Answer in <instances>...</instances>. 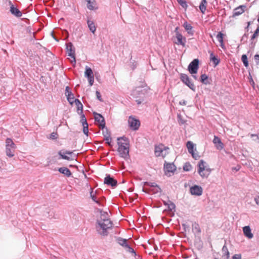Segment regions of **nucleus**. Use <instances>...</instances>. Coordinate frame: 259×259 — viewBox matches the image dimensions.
I'll return each instance as SVG.
<instances>
[{"mask_svg": "<svg viewBox=\"0 0 259 259\" xmlns=\"http://www.w3.org/2000/svg\"><path fill=\"white\" fill-rule=\"evenodd\" d=\"M163 145L155 146V154L156 156H165L166 153L165 151H164V150H163Z\"/></svg>", "mask_w": 259, "mask_h": 259, "instance_id": "6ab92c4d", "label": "nucleus"}, {"mask_svg": "<svg viewBox=\"0 0 259 259\" xmlns=\"http://www.w3.org/2000/svg\"><path fill=\"white\" fill-rule=\"evenodd\" d=\"M208 79V76L205 74H203L201 75V82L204 84H207L209 83L208 81H207Z\"/></svg>", "mask_w": 259, "mask_h": 259, "instance_id": "f704fd0d", "label": "nucleus"}, {"mask_svg": "<svg viewBox=\"0 0 259 259\" xmlns=\"http://www.w3.org/2000/svg\"><path fill=\"white\" fill-rule=\"evenodd\" d=\"M125 248L127 249V251L128 252L134 254L135 256L136 255V253L134 249L133 248H132L130 246H129L128 244H127V246H126Z\"/></svg>", "mask_w": 259, "mask_h": 259, "instance_id": "37998d69", "label": "nucleus"}, {"mask_svg": "<svg viewBox=\"0 0 259 259\" xmlns=\"http://www.w3.org/2000/svg\"><path fill=\"white\" fill-rule=\"evenodd\" d=\"M87 24L90 30L94 33L96 30V27L95 25L94 22L90 20H88Z\"/></svg>", "mask_w": 259, "mask_h": 259, "instance_id": "cd10ccee", "label": "nucleus"}, {"mask_svg": "<svg viewBox=\"0 0 259 259\" xmlns=\"http://www.w3.org/2000/svg\"><path fill=\"white\" fill-rule=\"evenodd\" d=\"M65 95L67 97L68 101L70 104H72L74 103L73 100L74 97L73 94L71 93L70 89L69 87H66L65 88Z\"/></svg>", "mask_w": 259, "mask_h": 259, "instance_id": "dca6fc26", "label": "nucleus"}, {"mask_svg": "<svg viewBox=\"0 0 259 259\" xmlns=\"http://www.w3.org/2000/svg\"><path fill=\"white\" fill-rule=\"evenodd\" d=\"M193 77L195 79H197V76L196 75H193Z\"/></svg>", "mask_w": 259, "mask_h": 259, "instance_id": "69168bd1", "label": "nucleus"}, {"mask_svg": "<svg viewBox=\"0 0 259 259\" xmlns=\"http://www.w3.org/2000/svg\"><path fill=\"white\" fill-rule=\"evenodd\" d=\"M179 4L181 5L182 7L183 8L186 7L187 6V3L184 0H177Z\"/></svg>", "mask_w": 259, "mask_h": 259, "instance_id": "49530a36", "label": "nucleus"}, {"mask_svg": "<svg viewBox=\"0 0 259 259\" xmlns=\"http://www.w3.org/2000/svg\"><path fill=\"white\" fill-rule=\"evenodd\" d=\"M66 51L68 53V56L72 58L73 62L75 63V49L71 42H69L66 44Z\"/></svg>", "mask_w": 259, "mask_h": 259, "instance_id": "1a4fd4ad", "label": "nucleus"}, {"mask_svg": "<svg viewBox=\"0 0 259 259\" xmlns=\"http://www.w3.org/2000/svg\"><path fill=\"white\" fill-rule=\"evenodd\" d=\"M142 191L146 193H149L150 191L152 192L153 194H157L161 192L160 188L157 185L156 186L151 188L149 190L145 189L143 188Z\"/></svg>", "mask_w": 259, "mask_h": 259, "instance_id": "b1692460", "label": "nucleus"}, {"mask_svg": "<svg viewBox=\"0 0 259 259\" xmlns=\"http://www.w3.org/2000/svg\"><path fill=\"white\" fill-rule=\"evenodd\" d=\"M190 192L192 195L200 196L203 192V189L201 186L195 185L190 188Z\"/></svg>", "mask_w": 259, "mask_h": 259, "instance_id": "9b49d317", "label": "nucleus"}, {"mask_svg": "<svg viewBox=\"0 0 259 259\" xmlns=\"http://www.w3.org/2000/svg\"><path fill=\"white\" fill-rule=\"evenodd\" d=\"M246 8V6L244 5L240 6L234 10L233 14L232 15L233 17L239 16L242 14L244 12V9Z\"/></svg>", "mask_w": 259, "mask_h": 259, "instance_id": "f3484780", "label": "nucleus"}, {"mask_svg": "<svg viewBox=\"0 0 259 259\" xmlns=\"http://www.w3.org/2000/svg\"><path fill=\"white\" fill-rule=\"evenodd\" d=\"M254 200L257 205H259V196L254 198Z\"/></svg>", "mask_w": 259, "mask_h": 259, "instance_id": "bf43d9fd", "label": "nucleus"}, {"mask_svg": "<svg viewBox=\"0 0 259 259\" xmlns=\"http://www.w3.org/2000/svg\"><path fill=\"white\" fill-rule=\"evenodd\" d=\"M254 60L257 64L259 63V55H255L254 56Z\"/></svg>", "mask_w": 259, "mask_h": 259, "instance_id": "6e6d98bb", "label": "nucleus"}, {"mask_svg": "<svg viewBox=\"0 0 259 259\" xmlns=\"http://www.w3.org/2000/svg\"><path fill=\"white\" fill-rule=\"evenodd\" d=\"M180 79L181 81L187 85L191 90L193 91H195V86L194 84L192 82L189 76L184 73H181L180 74Z\"/></svg>", "mask_w": 259, "mask_h": 259, "instance_id": "39448f33", "label": "nucleus"}, {"mask_svg": "<svg viewBox=\"0 0 259 259\" xmlns=\"http://www.w3.org/2000/svg\"><path fill=\"white\" fill-rule=\"evenodd\" d=\"M243 231L244 235L249 239L253 237V234L251 233V229L249 226H246L243 228Z\"/></svg>", "mask_w": 259, "mask_h": 259, "instance_id": "4be33fe9", "label": "nucleus"}, {"mask_svg": "<svg viewBox=\"0 0 259 259\" xmlns=\"http://www.w3.org/2000/svg\"><path fill=\"white\" fill-rule=\"evenodd\" d=\"M116 241L121 246L125 248L126 246H127V240L126 239H123L120 237H117L115 238Z\"/></svg>", "mask_w": 259, "mask_h": 259, "instance_id": "a878e982", "label": "nucleus"}, {"mask_svg": "<svg viewBox=\"0 0 259 259\" xmlns=\"http://www.w3.org/2000/svg\"><path fill=\"white\" fill-rule=\"evenodd\" d=\"M17 148L16 144L13 140L9 138L6 140V154L9 157H12L14 156V153Z\"/></svg>", "mask_w": 259, "mask_h": 259, "instance_id": "7ed1b4c3", "label": "nucleus"}, {"mask_svg": "<svg viewBox=\"0 0 259 259\" xmlns=\"http://www.w3.org/2000/svg\"><path fill=\"white\" fill-rule=\"evenodd\" d=\"M213 143L215 144L217 149L218 150H222L224 148V145L221 139L217 136L214 137Z\"/></svg>", "mask_w": 259, "mask_h": 259, "instance_id": "412c9836", "label": "nucleus"}, {"mask_svg": "<svg viewBox=\"0 0 259 259\" xmlns=\"http://www.w3.org/2000/svg\"><path fill=\"white\" fill-rule=\"evenodd\" d=\"M183 26L187 31L188 33L190 35L192 36L194 34V31L193 27L191 24L188 23L187 22H185L183 24Z\"/></svg>", "mask_w": 259, "mask_h": 259, "instance_id": "bb28decb", "label": "nucleus"}, {"mask_svg": "<svg viewBox=\"0 0 259 259\" xmlns=\"http://www.w3.org/2000/svg\"><path fill=\"white\" fill-rule=\"evenodd\" d=\"M128 123L130 128L134 131L137 130L140 125V121L132 116L129 117Z\"/></svg>", "mask_w": 259, "mask_h": 259, "instance_id": "6e6552de", "label": "nucleus"}, {"mask_svg": "<svg viewBox=\"0 0 259 259\" xmlns=\"http://www.w3.org/2000/svg\"><path fill=\"white\" fill-rule=\"evenodd\" d=\"M144 185L146 186H148L151 187V188L156 186L157 184L155 183H151L148 182H145L144 183Z\"/></svg>", "mask_w": 259, "mask_h": 259, "instance_id": "a18cd8bd", "label": "nucleus"}, {"mask_svg": "<svg viewBox=\"0 0 259 259\" xmlns=\"http://www.w3.org/2000/svg\"><path fill=\"white\" fill-rule=\"evenodd\" d=\"M222 253L223 255H226L227 256V258L229 257V252L227 247L225 244L223 246L222 248Z\"/></svg>", "mask_w": 259, "mask_h": 259, "instance_id": "e433bc0d", "label": "nucleus"}, {"mask_svg": "<svg viewBox=\"0 0 259 259\" xmlns=\"http://www.w3.org/2000/svg\"><path fill=\"white\" fill-rule=\"evenodd\" d=\"M241 255L240 254H236L233 256L232 259H241Z\"/></svg>", "mask_w": 259, "mask_h": 259, "instance_id": "864d4df0", "label": "nucleus"}, {"mask_svg": "<svg viewBox=\"0 0 259 259\" xmlns=\"http://www.w3.org/2000/svg\"><path fill=\"white\" fill-rule=\"evenodd\" d=\"M118 148V151L120 156L125 159L129 157V141L125 137L117 138Z\"/></svg>", "mask_w": 259, "mask_h": 259, "instance_id": "f257e3e1", "label": "nucleus"}, {"mask_svg": "<svg viewBox=\"0 0 259 259\" xmlns=\"http://www.w3.org/2000/svg\"><path fill=\"white\" fill-rule=\"evenodd\" d=\"M206 162L203 160H200L198 163V172L202 178H207L211 172V169L206 167Z\"/></svg>", "mask_w": 259, "mask_h": 259, "instance_id": "20e7f679", "label": "nucleus"}, {"mask_svg": "<svg viewBox=\"0 0 259 259\" xmlns=\"http://www.w3.org/2000/svg\"><path fill=\"white\" fill-rule=\"evenodd\" d=\"M257 21L259 22V17L257 19Z\"/></svg>", "mask_w": 259, "mask_h": 259, "instance_id": "774afa93", "label": "nucleus"}, {"mask_svg": "<svg viewBox=\"0 0 259 259\" xmlns=\"http://www.w3.org/2000/svg\"><path fill=\"white\" fill-rule=\"evenodd\" d=\"M88 79L90 85L92 86L93 84L94 81V76L91 77V78L90 77L88 78Z\"/></svg>", "mask_w": 259, "mask_h": 259, "instance_id": "8fccbe9b", "label": "nucleus"}, {"mask_svg": "<svg viewBox=\"0 0 259 259\" xmlns=\"http://www.w3.org/2000/svg\"><path fill=\"white\" fill-rule=\"evenodd\" d=\"M87 2V8L90 10L98 9V6L95 0H85Z\"/></svg>", "mask_w": 259, "mask_h": 259, "instance_id": "aec40b11", "label": "nucleus"}, {"mask_svg": "<svg viewBox=\"0 0 259 259\" xmlns=\"http://www.w3.org/2000/svg\"><path fill=\"white\" fill-rule=\"evenodd\" d=\"M191 168V165L189 162L186 163L183 166V169L186 171H190Z\"/></svg>", "mask_w": 259, "mask_h": 259, "instance_id": "ea45409f", "label": "nucleus"}, {"mask_svg": "<svg viewBox=\"0 0 259 259\" xmlns=\"http://www.w3.org/2000/svg\"><path fill=\"white\" fill-rule=\"evenodd\" d=\"M210 60L213 62V63L214 65V66H216L217 65H218L220 62V59H218L215 56H214L212 53H211V54H210Z\"/></svg>", "mask_w": 259, "mask_h": 259, "instance_id": "2f4dec72", "label": "nucleus"}, {"mask_svg": "<svg viewBox=\"0 0 259 259\" xmlns=\"http://www.w3.org/2000/svg\"><path fill=\"white\" fill-rule=\"evenodd\" d=\"M58 171L61 173L63 174L67 177H70L72 175V173L70 170L66 167H60L58 169Z\"/></svg>", "mask_w": 259, "mask_h": 259, "instance_id": "5701e85b", "label": "nucleus"}, {"mask_svg": "<svg viewBox=\"0 0 259 259\" xmlns=\"http://www.w3.org/2000/svg\"><path fill=\"white\" fill-rule=\"evenodd\" d=\"M176 37L177 41H175V43L177 45H181L183 47H185L186 42V37H184L180 32L177 33Z\"/></svg>", "mask_w": 259, "mask_h": 259, "instance_id": "f8f14e48", "label": "nucleus"}, {"mask_svg": "<svg viewBox=\"0 0 259 259\" xmlns=\"http://www.w3.org/2000/svg\"><path fill=\"white\" fill-rule=\"evenodd\" d=\"M168 203H169V202H166L165 201H164V204L165 205H167Z\"/></svg>", "mask_w": 259, "mask_h": 259, "instance_id": "0e129e2a", "label": "nucleus"}, {"mask_svg": "<svg viewBox=\"0 0 259 259\" xmlns=\"http://www.w3.org/2000/svg\"><path fill=\"white\" fill-rule=\"evenodd\" d=\"M94 118L95 122H97V124L100 128L104 129L105 127V120L103 116L99 113H94Z\"/></svg>", "mask_w": 259, "mask_h": 259, "instance_id": "423d86ee", "label": "nucleus"}, {"mask_svg": "<svg viewBox=\"0 0 259 259\" xmlns=\"http://www.w3.org/2000/svg\"><path fill=\"white\" fill-rule=\"evenodd\" d=\"M101 214V220L100 221H103L105 220L108 219V213L106 212H104L102 210H100Z\"/></svg>", "mask_w": 259, "mask_h": 259, "instance_id": "c9c22d12", "label": "nucleus"}, {"mask_svg": "<svg viewBox=\"0 0 259 259\" xmlns=\"http://www.w3.org/2000/svg\"><path fill=\"white\" fill-rule=\"evenodd\" d=\"M195 157H196L195 159H197L199 157V156L197 154H195Z\"/></svg>", "mask_w": 259, "mask_h": 259, "instance_id": "e2e57ef3", "label": "nucleus"}, {"mask_svg": "<svg viewBox=\"0 0 259 259\" xmlns=\"http://www.w3.org/2000/svg\"><path fill=\"white\" fill-rule=\"evenodd\" d=\"M167 208L168 210L172 211L175 209L176 205L173 202H172L170 201H169V203L167 205Z\"/></svg>", "mask_w": 259, "mask_h": 259, "instance_id": "a19ab883", "label": "nucleus"}, {"mask_svg": "<svg viewBox=\"0 0 259 259\" xmlns=\"http://www.w3.org/2000/svg\"><path fill=\"white\" fill-rule=\"evenodd\" d=\"M84 75L87 78H89V77L91 78V77L94 76L93 72L92 69L87 66L85 67Z\"/></svg>", "mask_w": 259, "mask_h": 259, "instance_id": "c756f323", "label": "nucleus"}, {"mask_svg": "<svg viewBox=\"0 0 259 259\" xmlns=\"http://www.w3.org/2000/svg\"><path fill=\"white\" fill-rule=\"evenodd\" d=\"M247 38H248V34L245 33L242 36L241 41H243L244 42H246L247 41Z\"/></svg>", "mask_w": 259, "mask_h": 259, "instance_id": "3c124183", "label": "nucleus"}, {"mask_svg": "<svg viewBox=\"0 0 259 259\" xmlns=\"http://www.w3.org/2000/svg\"><path fill=\"white\" fill-rule=\"evenodd\" d=\"M217 38L218 40L220 42L221 47L223 48L224 46L223 44V34L221 32H219L217 35Z\"/></svg>", "mask_w": 259, "mask_h": 259, "instance_id": "72a5a7b5", "label": "nucleus"}, {"mask_svg": "<svg viewBox=\"0 0 259 259\" xmlns=\"http://www.w3.org/2000/svg\"><path fill=\"white\" fill-rule=\"evenodd\" d=\"M164 169L165 175H167L169 172L173 173L176 170V167L173 163H165L164 164Z\"/></svg>", "mask_w": 259, "mask_h": 259, "instance_id": "4468645a", "label": "nucleus"}, {"mask_svg": "<svg viewBox=\"0 0 259 259\" xmlns=\"http://www.w3.org/2000/svg\"><path fill=\"white\" fill-rule=\"evenodd\" d=\"M192 231L195 234H199L200 233V228L198 224L194 223L192 225Z\"/></svg>", "mask_w": 259, "mask_h": 259, "instance_id": "473e14b6", "label": "nucleus"}, {"mask_svg": "<svg viewBox=\"0 0 259 259\" xmlns=\"http://www.w3.org/2000/svg\"><path fill=\"white\" fill-rule=\"evenodd\" d=\"M73 151H70L68 150H60L58 152V154L60 155L61 158L67 160H72L74 159V158L65 155V154L71 155Z\"/></svg>", "mask_w": 259, "mask_h": 259, "instance_id": "2eb2a0df", "label": "nucleus"}, {"mask_svg": "<svg viewBox=\"0 0 259 259\" xmlns=\"http://www.w3.org/2000/svg\"><path fill=\"white\" fill-rule=\"evenodd\" d=\"M96 96H97V99L100 101H103V100L102 99V97H101V95L100 94V93L99 91H96Z\"/></svg>", "mask_w": 259, "mask_h": 259, "instance_id": "09e8293b", "label": "nucleus"}, {"mask_svg": "<svg viewBox=\"0 0 259 259\" xmlns=\"http://www.w3.org/2000/svg\"><path fill=\"white\" fill-rule=\"evenodd\" d=\"M179 27H177L175 29V32H176V35H177V33L179 32L178 31Z\"/></svg>", "mask_w": 259, "mask_h": 259, "instance_id": "680f3d73", "label": "nucleus"}, {"mask_svg": "<svg viewBox=\"0 0 259 259\" xmlns=\"http://www.w3.org/2000/svg\"><path fill=\"white\" fill-rule=\"evenodd\" d=\"M100 229H97L98 233L102 236L108 235L107 230L112 227V222L108 219L103 221H98Z\"/></svg>", "mask_w": 259, "mask_h": 259, "instance_id": "f03ea898", "label": "nucleus"}, {"mask_svg": "<svg viewBox=\"0 0 259 259\" xmlns=\"http://www.w3.org/2000/svg\"><path fill=\"white\" fill-rule=\"evenodd\" d=\"M186 103H187V101L184 100H183L180 101V102H179V104L181 105H186Z\"/></svg>", "mask_w": 259, "mask_h": 259, "instance_id": "4d7b16f0", "label": "nucleus"}, {"mask_svg": "<svg viewBox=\"0 0 259 259\" xmlns=\"http://www.w3.org/2000/svg\"><path fill=\"white\" fill-rule=\"evenodd\" d=\"M199 60L197 59L193 60L188 66V70L191 74H195L198 69Z\"/></svg>", "mask_w": 259, "mask_h": 259, "instance_id": "0eeeda50", "label": "nucleus"}, {"mask_svg": "<svg viewBox=\"0 0 259 259\" xmlns=\"http://www.w3.org/2000/svg\"><path fill=\"white\" fill-rule=\"evenodd\" d=\"M259 33V25L257 26L256 29L254 31L253 34L252 35L251 39L252 40L258 35Z\"/></svg>", "mask_w": 259, "mask_h": 259, "instance_id": "c03bdc74", "label": "nucleus"}, {"mask_svg": "<svg viewBox=\"0 0 259 259\" xmlns=\"http://www.w3.org/2000/svg\"><path fill=\"white\" fill-rule=\"evenodd\" d=\"M96 192H95V193H94L93 189L92 188H91L90 197L94 201L97 199V198L96 196Z\"/></svg>", "mask_w": 259, "mask_h": 259, "instance_id": "79ce46f5", "label": "nucleus"}, {"mask_svg": "<svg viewBox=\"0 0 259 259\" xmlns=\"http://www.w3.org/2000/svg\"><path fill=\"white\" fill-rule=\"evenodd\" d=\"M105 140L106 141V143L109 145V146H111V140H112V139L111 138V137H108V138H104Z\"/></svg>", "mask_w": 259, "mask_h": 259, "instance_id": "603ef678", "label": "nucleus"}, {"mask_svg": "<svg viewBox=\"0 0 259 259\" xmlns=\"http://www.w3.org/2000/svg\"><path fill=\"white\" fill-rule=\"evenodd\" d=\"M96 204H98V206H104V204L103 203V201L102 200H99V199H97L96 200H95L94 201Z\"/></svg>", "mask_w": 259, "mask_h": 259, "instance_id": "de8ad7c7", "label": "nucleus"}, {"mask_svg": "<svg viewBox=\"0 0 259 259\" xmlns=\"http://www.w3.org/2000/svg\"><path fill=\"white\" fill-rule=\"evenodd\" d=\"M143 101H144V100H143V99H142V100H141V99H138V100H136V103H137V104L138 105H140V104H141L142 103V102Z\"/></svg>", "mask_w": 259, "mask_h": 259, "instance_id": "13d9d810", "label": "nucleus"}, {"mask_svg": "<svg viewBox=\"0 0 259 259\" xmlns=\"http://www.w3.org/2000/svg\"><path fill=\"white\" fill-rule=\"evenodd\" d=\"M50 138L52 139H57V134L55 133H52L50 135Z\"/></svg>", "mask_w": 259, "mask_h": 259, "instance_id": "5fc2aeb1", "label": "nucleus"}, {"mask_svg": "<svg viewBox=\"0 0 259 259\" xmlns=\"http://www.w3.org/2000/svg\"><path fill=\"white\" fill-rule=\"evenodd\" d=\"M250 25V22H248L247 25L249 26Z\"/></svg>", "mask_w": 259, "mask_h": 259, "instance_id": "338daca9", "label": "nucleus"}, {"mask_svg": "<svg viewBox=\"0 0 259 259\" xmlns=\"http://www.w3.org/2000/svg\"><path fill=\"white\" fill-rule=\"evenodd\" d=\"M188 152L192 154V156L194 158H196L195 157V153L194 152V144L192 142L188 141L186 144Z\"/></svg>", "mask_w": 259, "mask_h": 259, "instance_id": "393cba45", "label": "nucleus"}, {"mask_svg": "<svg viewBox=\"0 0 259 259\" xmlns=\"http://www.w3.org/2000/svg\"><path fill=\"white\" fill-rule=\"evenodd\" d=\"M206 5H207V2L206 0H202L200 6H199V9L200 11L204 14L205 12L206 9Z\"/></svg>", "mask_w": 259, "mask_h": 259, "instance_id": "7c9ffc66", "label": "nucleus"}, {"mask_svg": "<svg viewBox=\"0 0 259 259\" xmlns=\"http://www.w3.org/2000/svg\"><path fill=\"white\" fill-rule=\"evenodd\" d=\"M250 136L251 138L256 137V138H257V142L259 143V138L256 135L251 134Z\"/></svg>", "mask_w": 259, "mask_h": 259, "instance_id": "052dcab7", "label": "nucleus"}, {"mask_svg": "<svg viewBox=\"0 0 259 259\" xmlns=\"http://www.w3.org/2000/svg\"><path fill=\"white\" fill-rule=\"evenodd\" d=\"M78 114H80L81 115L80 122L83 126V132L85 135H88L89 133L88 123L87 122L85 116L84 114H83V113H78Z\"/></svg>", "mask_w": 259, "mask_h": 259, "instance_id": "9d476101", "label": "nucleus"}, {"mask_svg": "<svg viewBox=\"0 0 259 259\" xmlns=\"http://www.w3.org/2000/svg\"><path fill=\"white\" fill-rule=\"evenodd\" d=\"M74 103H75V105L77 106V110H80V112L79 113H82L83 112V105L82 103L80 102V101L77 99H75L73 100Z\"/></svg>", "mask_w": 259, "mask_h": 259, "instance_id": "c85d7f7f", "label": "nucleus"}, {"mask_svg": "<svg viewBox=\"0 0 259 259\" xmlns=\"http://www.w3.org/2000/svg\"><path fill=\"white\" fill-rule=\"evenodd\" d=\"M104 184L111 186L112 187H116L117 185V182L116 180L111 177L110 175H107L104 179Z\"/></svg>", "mask_w": 259, "mask_h": 259, "instance_id": "ddd939ff", "label": "nucleus"}, {"mask_svg": "<svg viewBox=\"0 0 259 259\" xmlns=\"http://www.w3.org/2000/svg\"><path fill=\"white\" fill-rule=\"evenodd\" d=\"M10 4L11 5L10 7V12L13 15L17 17H20L22 14L17 8L15 7L13 5L11 4V2L9 1Z\"/></svg>", "mask_w": 259, "mask_h": 259, "instance_id": "a211bd4d", "label": "nucleus"}, {"mask_svg": "<svg viewBox=\"0 0 259 259\" xmlns=\"http://www.w3.org/2000/svg\"><path fill=\"white\" fill-rule=\"evenodd\" d=\"M241 60L243 63L244 65L246 67H248V60H247V57L246 55H243L242 56Z\"/></svg>", "mask_w": 259, "mask_h": 259, "instance_id": "58836bf2", "label": "nucleus"}, {"mask_svg": "<svg viewBox=\"0 0 259 259\" xmlns=\"http://www.w3.org/2000/svg\"><path fill=\"white\" fill-rule=\"evenodd\" d=\"M102 130H103V135L104 137V138L111 137L110 136V132L107 129V128L105 127V128L104 129H102Z\"/></svg>", "mask_w": 259, "mask_h": 259, "instance_id": "4c0bfd02", "label": "nucleus"}]
</instances>
